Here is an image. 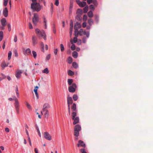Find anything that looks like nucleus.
Wrapping results in <instances>:
<instances>
[{"instance_id":"obj_1","label":"nucleus","mask_w":153,"mask_h":153,"mask_svg":"<svg viewBox=\"0 0 153 153\" xmlns=\"http://www.w3.org/2000/svg\"><path fill=\"white\" fill-rule=\"evenodd\" d=\"M35 33L39 39L43 37L45 40H46V36L44 30H40L39 29L36 28L35 30Z\"/></svg>"},{"instance_id":"obj_2","label":"nucleus","mask_w":153,"mask_h":153,"mask_svg":"<svg viewBox=\"0 0 153 153\" xmlns=\"http://www.w3.org/2000/svg\"><path fill=\"white\" fill-rule=\"evenodd\" d=\"M31 8L33 11L39 12L41 9V7L39 3H32L31 4Z\"/></svg>"},{"instance_id":"obj_3","label":"nucleus","mask_w":153,"mask_h":153,"mask_svg":"<svg viewBox=\"0 0 153 153\" xmlns=\"http://www.w3.org/2000/svg\"><path fill=\"white\" fill-rule=\"evenodd\" d=\"M14 100L15 101L14 103L15 107L17 114L19 113V102L17 99L15 97H14Z\"/></svg>"},{"instance_id":"obj_4","label":"nucleus","mask_w":153,"mask_h":153,"mask_svg":"<svg viewBox=\"0 0 153 153\" xmlns=\"http://www.w3.org/2000/svg\"><path fill=\"white\" fill-rule=\"evenodd\" d=\"M32 21L33 24L36 25L39 21V16L37 14H34V16L32 19Z\"/></svg>"},{"instance_id":"obj_5","label":"nucleus","mask_w":153,"mask_h":153,"mask_svg":"<svg viewBox=\"0 0 153 153\" xmlns=\"http://www.w3.org/2000/svg\"><path fill=\"white\" fill-rule=\"evenodd\" d=\"M76 87V85L75 83H73L71 86L68 87V91L70 92L74 93L75 91Z\"/></svg>"},{"instance_id":"obj_6","label":"nucleus","mask_w":153,"mask_h":153,"mask_svg":"<svg viewBox=\"0 0 153 153\" xmlns=\"http://www.w3.org/2000/svg\"><path fill=\"white\" fill-rule=\"evenodd\" d=\"M87 2L88 4L92 3L95 8L97 7L98 5V3L97 0H87Z\"/></svg>"},{"instance_id":"obj_7","label":"nucleus","mask_w":153,"mask_h":153,"mask_svg":"<svg viewBox=\"0 0 153 153\" xmlns=\"http://www.w3.org/2000/svg\"><path fill=\"white\" fill-rule=\"evenodd\" d=\"M44 137L46 139L50 140H51V137L50 134L47 132H45L43 134Z\"/></svg>"},{"instance_id":"obj_8","label":"nucleus","mask_w":153,"mask_h":153,"mask_svg":"<svg viewBox=\"0 0 153 153\" xmlns=\"http://www.w3.org/2000/svg\"><path fill=\"white\" fill-rule=\"evenodd\" d=\"M77 146L78 147L81 146L83 148H85L86 147V145L83 141L81 140H79L77 144Z\"/></svg>"},{"instance_id":"obj_9","label":"nucleus","mask_w":153,"mask_h":153,"mask_svg":"<svg viewBox=\"0 0 153 153\" xmlns=\"http://www.w3.org/2000/svg\"><path fill=\"white\" fill-rule=\"evenodd\" d=\"M81 27V25L80 23L77 22L75 24L74 28L75 30H78Z\"/></svg>"},{"instance_id":"obj_10","label":"nucleus","mask_w":153,"mask_h":153,"mask_svg":"<svg viewBox=\"0 0 153 153\" xmlns=\"http://www.w3.org/2000/svg\"><path fill=\"white\" fill-rule=\"evenodd\" d=\"M3 14L5 17H7L8 15V10L7 7H5L3 11Z\"/></svg>"},{"instance_id":"obj_11","label":"nucleus","mask_w":153,"mask_h":153,"mask_svg":"<svg viewBox=\"0 0 153 153\" xmlns=\"http://www.w3.org/2000/svg\"><path fill=\"white\" fill-rule=\"evenodd\" d=\"M43 112H44V116L45 118H48L49 117V113L48 110H42Z\"/></svg>"},{"instance_id":"obj_12","label":"nucleus","mask_w":153,"mask_h":153,"mask_svg":"<svg viewBox=\"0 0 153 153\" xmlns=\"http://www.w3.org/2000/svg\"><path fill=\"white\" fill-rule=\"evenodd\" d=\"M50 107V105L49 104L45 103L43 105L42 110H47V108H49Z\"/></svg>"},{"instance_id":"obj_13","label":"nucleus","mask_w":153,"mask_h":153,"mask_svg":"<svg viewBox=\"0 0 153 153\" xmlns=\"http://www.w3.org/2000/svg\"><path fill=\"white\" fill-rule=\"evenodd\" d=\"M37 38L35 36H32V44L34 46L37 43Z\"/></svg>"},{"instance_id":"obj_14","label":"nucleus","mask_w":153,"mask_h":153,"mask_svg":"<svg viewBox=\"0 0 153 153\" xmlns=\"http://www.w3.org/2000/svg\"><path fill=\"white\" fill-rule=\"evenodd\" d=\"M78 11H80V14H77L76 17V19L77 20H80L81 19V14L82 13V10L80 9H78Z\"/></svg>"},{"instance_id":"obj_15","label":"nucleus","mask_w":153,"mask_h":153,"mask_svg":"<svg viewBox=\"0 0 153 153\" xmlns=\"http://www.w3.org/2000/svg\"><path fill=\"white\" fill-rule=\"evenodd\" d=\"M73 103V100L72 98L68 96L67 97V104H71Z\"/></svg>"},{"instance_id":"obj_16","label":"nucleus","mask_w":153,"mask_h":153,"mask_svg":"<svg viewBox=\"0 0 153 153\" xmlns=\"http://www.w3.org/2000/svg\"><path fill=\"white\" fill-rule=\"evenodd\" d=\"M1 24L2 26H5L7 24V21L6 19L4 18H2L1 20Z\"/></svg>"},{"instance_id":"obj_17","label":"nucleus","mask_w":153,"mask_h":153,"mask_svg":"<svg viewBox=\"0 0 153 153\" xmlns=\"http://www.w3.org/2000/svg\"><path fill=\"white\" fill-rule=\"evenodd\" d=\"M8 64L9 63H6L5 61H3L1 64V66L3 68H4L5 67L7 66Z\"/></svg>"},{"instance_id":"obj_18","label":"nucleus","mask_w":153,"mask_h":153,"mask_svg":"<svg viewBox=\"0 0 153 153\" xmlns=\"http://www.w3.org/2000/svg\"><path fill=\"white\" fill-rule=\"evenodd\" d=\"M21 74L22 72L20 70H18L16 75V78H17L18 79L21 76Z\"/></svg>"},{"instance_id":"obj_19","label":"nucleus","mask_w":153,"mask_h":153,"mask_svg":"<svg viewBox=\"0 0 153 153\" xmlns=\"http://www.w3.org/2000/svg\"><path fill=\"white\" fill-rule=\"evenodd\" d=\"M72 120H74L73 123L74 125H75L79 122V118L78 117H76L75 118H74V119Z\"/></svg>"},{"instance_id":"obj_20","label":"nucleus","mask_w":153,"mask_h":153,"mask_svg":"<svg viewBox=\"0 0 153 153\" xmlns=\"http://www.w3.org/2000/svg\"><path fill=\"white\" fill-rule=\"evenodd\" d=\"M39 88V87L38 86H36L35 89L34 90V91L37 97V99H38L39 98V95L37 93V89Z\"/></svg>"},{"instance_id":"obj_21","label":"nucleus","mask_w":153,"mask_h":153,"mask_svg":"<svg viewBox=\"0 0 153 153\" xmlns=\"http://www.w3.org/2000/svg\"><path fill=\"white\" fill-rule=\"evenodd\" d=\"M81 128L80 126L79 125L77 124L75 126L74 129L76 130L80 131L81 130Z\"/></svg>"},{"instance_id":"obj_22","label":"nucleus","mask_w":153,"mask_h":153,"mask_svg":"<svg viewBox=\"0 0 153 153\" xmlns=\"http://www.w3.org/2000/svg\"><path fill=\"white\" fill-rule=\"evenodd\" d=\"M86 4V2L85 1H83L82 2H80L79 4L78 5L81 7H84Z\"/></svg>"},{"instance_id":"obj_23","label":"nucleus","mask_w":153,"mask_h":153,"mask_svg":"<svg viewBox=\"0 0 153 153\" xmlns=\"http://www.w3.org/2000/svg\"><path fill=\"white\" fill-rule=\"evenodd\" d=\"M71 108L73 111H76V105L75 103H74L73 104Z\"/></svg>"},{"instance_id":"obj_24","label":"nucleus","mask_w":153,"mask_h":153,"mask_svg":"<svg viewBox=\"0 0 153 153\" xmlns=\"http://www.w3.org/2000/svg\"><path fill=\"white\" fill-rule=\"evenodd\" d=\"M72 119H74V118H75L76 116V111H73L72 113Z\"/></svg>"},{"instance_id":"obj_25","label":"nucleus","mask_w":153,"mask_h":153,"mask_svg":"<svg viewBox=\"0 0 153 153\" xmlns=\"http://www.w3.org/2000/svg\"><path fill=\"white\" fill-rule=\"evenodd\" d=\"M88 15L89 17H90V18L92 17L93 16V14L92 11L91 10L88 13Z\"/></svg>"},{"instance_id":"obj_26","label":"nucleus","mask_w":153,"mask_h":153,"mask_svg":"<svg viewBox=\"0 0 153 153\" xmlns=\"http://www.w3.org/2000/svg\"><path fill=\"white\" fill-rule=\"evenodd\" d=\"M79 131L74 129V135L76 137H78L79 135Z\"/></svg>"},{"instance_id":"obj_27","label":"nucleus","mask_w":153,"mask_h":153,"mask_svg":"<svg viewBox=\"0 0 153 153\" xmlns=\"http://www.w3.org/2000/svg\"><path fill=\"white\" fill-rule=\"evenodd\" d=\"M72 56L74 57H76L78 56V53L76 51H74L72 53Z\"/></svg>"},{"instance_id":"obj_28","label":"nucleus","mask_w":153,"mask_h":153,"mask_svg":"<svg viewBox=\"0 0 153 153\" xmlns=\"http://www.w3.org/2000/svg\"><path fill=\"white\" fill-rule=\"evenodd\" d=\"M3 37V33L2 31H0V41H1L2 40Z\"/></svg>"},{"instance_id":"obj_29","label":"nucleus","mask_w":153,"mask_h":153,"mask_svg":"<svg viewBox=\"0 0 153 153\" xmlns=\"http://www.w3.org/2000/svg\"><path fill=\"white\" fill-rule=\"evenodd\" d=\"M88 10V6H86L85 7H84L83 8V13H86Z\"/></svg>"},{"instance_id":"obj_30","label":"nucleus","mask_w":153,"mask_h":153,"mask_svg":"<svg viewBox=\"0 0 153 153\" xmlns=\"http://www.w3.org/2000/svg\"><path fill=\"white\" fill-rule=\"evenodd\" d=\"M68 74L69 75L72 76L74 74V73L71 70H69L68 72Z\"/></svg>"},{"instance_id":"obj_31","label":"nucleus","mask_w":153,"mask_h":153,"mask_svg":"<svg viewBox=\"0 0 153 153\" xmlns=\"http://www.w3.org/2000/svg\"><path fill=\"white\" fill-rule=\"evenodd\" d=\"M25 53L27 55H29L31 54V51L30 48H27L26 50Z\"/></svg>"},{"instance_id":"obj_32","label":"nucleus","mask_w":153,"mask_h":153,"mask_svg":"<svg viewBox=\"0 0 153 153\" xmlns=\"http://www.w3.org/2000/svg\"><path fill=\"white\" fill-rule=\"evenodd\" d=\"M26 105L27 106V107L30 110H31L32 109L30 105L27 102H25Z\"/></svg>"},{"instance_id":"obj_33","label":"nucleus","mask_w":153,"mask_h":153,"mask_svg":"<svg viewBox=\"0 0 153 153\" xmlns=\"http://www.w3.org/2000/svg\"><path fill=\"white\" fill-rule=\"evenodd\" d=\"M72 66L73 67L75 68H77L78 67L77 64L75 62H73L72 63Z\"/></svg>"},{"instance_id":"obj_34","label":"nucleus","mask_w":153,"mask_h":153,"mask_svg":"<svg viewBox=\"0 0 153 153\" xmlns=\"http://www.w3.org/2000/svg\"><path fill=\"white\" fill-rule=\"evenodd\" d=\"M88 24L90 25H92L93 24V20L91 19H88Z\"/></svg>"},{"instance_id":"obj_35","label":"nucleus","mask_w":153,"mask_h":153,"mask_svg":"<svg viewBox=\"0 0 153 153\" xmlns=\"http://www.w3.org/2000/svg\"><path fill=\"white\" fill-rule=\"evenodd\" d=\"M73 98L75 101H76L78 99V97L77 95L76 94H74L73 97Z\"/></svg>"},{"instance_id":"obj_36","label":"nucleus","mask_w":153,"mask_h":153,"mask_svg":"<svg viewBox=\"0 0 153 153\" xmlns=\"http://www.w3.org/2000/svg\"><path fill=\"white\" fill-rule=\"evenodd\" d=\"M73 61L72 58H68L67 59L68 62L69 64H71Z\"/></svg>"},{"instance_id":"obj_37","label":"nucleus","mask_w":153,"mask_h":153,"mask_svg":"<svg viewBox=\"0 0 153 153\" xmlns=\"http://www.w3.org/2000/svg\"><path fill=\"white\" fill-rule=\"evenodd\" d=\"M68 82L69 85H70L73 82V80L72 79H69L68 80Z\"/></svg>"},{"instance_id":"obj_38","label":"nucleus","mask_w":153,"mask_h":153,"mask_svg":"<svg viewBox=\"0 0 153 153\" xmlns=\"http://www.w3.org/2000/svg\"><path fill=\"white\" fill-rule=\"evenodd\" d=\"M75 37H77L78 36L79 34V33L78 30H75Z\"/></svg>"},{"instance_id":"obj_39","label":"nucleus","mask_w":153,"mask_h":153,"mask_svg":"<svg viewBox=\"0 0 153 153\" xmlns=\"http://www.w3.org/2000/svg\"><path fill=\"white\" fill-rule=\"evenodd\" d=\"M95 7L93 4H91L89 6V8L90 9L94 10L95 9Z\"/></svg>"},{"instance_id":"obj_40","label":"nucleus","mask_w":153,"mask_h":153,"mask_svg":"<svg viewBox=\"0 0 153 153\" xmlns=\"http://www.w3.org/2000/svg\"><path fill=\"white\" fill-rule=\"evenodd\" d=\"M42 72L43 73H46V74H48L49 72V71L48 68H45L42 71Z\"/></svg>"},{"instance_id":"obj_41","label":"nucleus","mask_w":153,"mask_h":153,"mask_svg":"<svg viewBox=\"0 0 153 153\" xmlns=\"http://www.w3.org/2000/svg\"><path fill=\"white\" fill-rule=\"evenodd\" d=\"M80 151L81 153H87L85 149L84 148H82L80 149Z\"/></svg>"},{"instance_id":"obj_42","label":"nucleus","mask_w":153,"mask_h":153,"mask_svg":"<svg viewBox=\"0 0 153 153\" xmlns=\"http://www.w3.org/2000/svg\"><path fill=\"white\" fill-rule=\"evenodd\" d=\"M60 49L61 51H63L64 50V47L62 44L60 45Z\"/></svg>"},{"instance_id":"obj_43","label":"nucleus","mask_w":153,"mask_h":153,"mask_svg":"<svg viewBox=\"0 0 153 153\" xmlns=\"http://www.w3.org/2000/svg\"><path fill=\"white\" fill-rule=\"evenodd\" d=\"M8 0H4V6H7Z\"/></svg>"},{"instance_id":"obj_44","label":"nucleus","mask_w":153,"mask_h":153,"mask_svg":"<svg viewBox=\"0 0 153 153\" xmlns=\"http://www.w3.org/2000/svg\"><path fill=\"white\" fill-rule=\"evenodd\" d=\"M73 23L72 20L71 21V22L70 24V28H73Z\"/></svg>"},{"instance_id":"obj_45","label":"nucleus","mask_w":153,"mask_h":153,"mask_svg":"<svg viewBox=\"0 0 153 153\" xmlns=\"http://www.w3.org/2000/svg\"><path fill=\"white\" fill-rule=\"evenodd\" d=\"M36 128V130H37V132L38 133L39 136L40 137H41V133H40V131H39V129L38 127H37Z\"/></svg>"},{"instance_id":"obj_46","label":"nucleus","mask_w":153,"mask_h":153,"mask_svg":"<svg viewBox=\"0 0 153 153\" xmlns=\"http://www.w3.org/2000/svg\"><path fill=\"white\" fill-rule=\"evenodd\" d=\"M32 53L33 54V56L34 57H36L37 56V53H36L34 51H32Z\"/></svg>"},{"instance_id":"obj_47","label":"nucleus","mask_w":153,"mask_h":153,"mask_svg":"<svg viewBox=\"0 0 153 153\" xmlns=\"http://www.w3.org/2000/svg\"><path fill=\"white\" fill-rule=\"evenodd\" d=\"M71 48L72 50H74L75 49V45L74 44H73L71 47Z\"/></svg>"},{"instance_id":"obj_48","label":"nucleus","mask_w":153,"mask_h":153,"mask_svg":"<svg viewBox=\"0 0 153 153\" xmlns=\"http://www.w3.org/2000/svg\"><path fill=\"white\" fill-rule=\"evenodd\" d=\"M70 105L69 104H68V111L69 115H70L71 114V109L70 107Z\"/></svg>"},{"instance_id":"obj_49","label":"nucleus","mask_w":153,"mask_h":153,"mask_svg":"<svg viewBox=\"0 0 153 153\" xmlns=\"http://www.w3.org/2000/svg\"><path fill=\"white\" fill-rule=\"evenodd\" d=\"M83 21H85L87 19V16L86 15H85L83 16Z\"/></svg>"},{"instance_id":"obj_50","label":"nucleus","mask_w":153,"mask_h":153,"mask_svg":"<svg viewBox=\"0 0 153 153\" xmlns=\"http://www.w3.org/2000/svg\"><path fill=\"white\" fill-rule=\"evenodd\" d=\"M14 53L15 56V57H17V56H18V53H17V51L16 50H14Z\"/></svg>"},{"instance_id":"obj_51","label":"nucleus","mask_w":153,"mask_h":153,"mask_svg":"<svg viewBox=\"0 0 153 153\" xmlns=\"http://www.w3.org/2000/svg\"><path fill=\"white\" fill-rule=\"evenodd\" d=\"M7 27L8 28V31H10L11 30V25L10 24H7Z\"/></svg>"},{"instance_id":"obj_52","label":"nucleus","mask_w":153,"mask_h":153,"mask_svg":"<svg viewBox=\"0 0 153 153\" xmlns=\"http://www.w3.org/2000/svg\"><path fill=\"white\" fill-rule=\"evenodd\" d=\"M83 31V30L82 29H80L79 31V35L80 36L82 35V33Z\"/></svg>"},{"instance_id":"obj_53","label":"nucleus","mask_w":153,"mask_h":153,"mask_svg":"<svg viewBox=\"0 0 153 153\" xmlns=\"http://www.w3.org/2000/svg\"><path fill=\"white\" fill-rule=\"evenodd\" d=\"M94 17L95 18V20L97 21V22H98V16L97 15H96L94 16Z\"/></svg>"},{"instance_id":"obj_54","label":"nucleus","mask_w":153,"mask_h":153,"mask_svg":"<svg viewBox=\"0 0 153 153\" xmlns=\"http://www.w3.org/2000/svg\"><path fill=\"white\" fill-rule=\"evenodd\" d=\"M54 4L56 6H58L59 4V0H56Z\"/></svg>"},{"instance_id":"obj_55","label":"nucleus","mask_w":153,"mask_h":153,"mask_svg":"<svg viewBox=\"0 0 153 153\" xmlns=\"http://www.w3.org/2000/svg\"><path fill=\"white\" fill-rule=\"evenodd\" d=\"M77 41V37H75L74 38L73 42L74 43H76Z\"/></svg>"},{"instance_id":"obj_56","label":"nucleus","mask_w":153,"mask_h":153,"mask_svg":"<svg viewBox=\"0 0 153 153\" xmlns=\"http://www.w3.org/2000/svg\"><path fill=\"white\" fill-rule=\"evenodd\" d=\"M73 28H70V36L71 37L72 34V30Z\"/></svg>"},{"instance_id":"obj_57","label":"nucleus","mask_w":153,"mask_h":153,"mask_svg":"<svg viewBox=\"0 0 153 153\" xmlns=\"http://www.w3.org/2000/svg\"><path fill=\"white\" fill-rule=\"evenodd\" d=\"M82 41L83 43H85L86 42V39L85 37H83L82 39Z\"/></svg>"},{"instance_id":"obj_58","label":"nucleus","mask_w":153,"mask_h":153,"mask_svg":"<svg viewBox=\"0 0 153 153\" xmlns=\"http://www.w3.org/2000/svg\"><path fill=\"white\" fill-rule=\"evenodd\" d=\"M12 55V52L11 51H9L8 53V57H11Z\"/></svg>"},{"instance_id":"obj_59","label":"nucleus","mask_w":153,"mask_h":153,"mask_svg":"<svg viewBox=\"0 0 153 153\" xmlns=\"http://www.w3.org/2000/svg\"><path fill=\"white\" fill-rule=\"evenodd\" d=\"M17 40V36L16 35H15L14 36V41L15 42H16Z\"/></svg>"},{"instance_id":"obj_60","label":"nucleus","mask_w":153,"mask_h":153,"mask_svg":"<svg viewBox=\"0 0 153 153\" xmlns=\"http://www.w3.org/2000/svg\"><path fill=\"white\" fill-rule=\"evenodd\" d=\"M89 35H90L89 32V31H88V32H87V33H86V34H85V35H86V37L87 38H88L89 36Z\"/></svg>"},{"instance_id":"obj_61","label":"nucleus","mask_w":153,"mask_h":153,"mask_svg":"<svg viewBox=\"0 0 153 153\" xmlns=\"http://www.w3.org/2000/svg\"><path fill=\"white\" fill-rule=\"evenodd\" d=\"M86 26V22H84L82 24V27L85 28Z\"/></svg>"},{"instance_id":"obj_62","label":"nucleus","mask_w":153,"mask_h":153,"mask_svg":"<svg viewBox=\"0 0 153 153\" xmlns=\"http://www.w3.org/2000/svg\"><path fill=\"white\" fill-rule=\"evenodd\" d=\"M29 27L30 29H32L33 28V26L30 22L29 23Z\"/></svg>"},{"instance_id":"obj_63","label":"nucleus","mask_w":153,"mask_h":153,"mask_svg":"<svg viewBox=\"0 0 153 153\" xmlns=\"http://www.w3.org/2000/svg\"><path fill=\"white\" fill-rule=\"evenodd\" d=\"M58 50L57 49H55L54 51V53L56 55L57 54Z\"/></svg>"},{"instance_id":"obj_64","label":"nucleus","mask_w":153,"mask_h":153,"mask_svg":"<svg viewBox=\"0 0 153 153\" xmlns=\"http://www.w3.org/2000/svg\"><path fill=\"white\" fill-rule=\"evenodd\" d=\"M34 151L35 153H38V151L37 148H35Z\"/></svg>"}]
</instances>
